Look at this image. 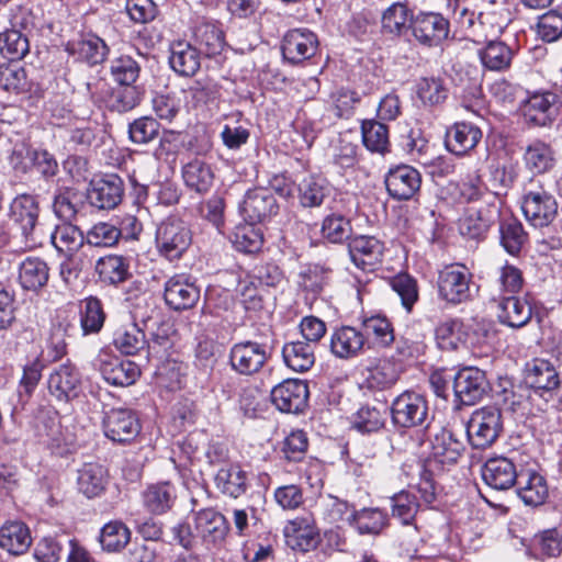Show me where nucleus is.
Instances as JSON below:
<instances>
[{"label": "nucleus", "mask_w": 562, "mask_h": 562, "mask_svg": "<svg viewBox=\"0 0 562 562\" xmlns=\"http://www.w3.org/2000/svg\"><path fill=\"white\" fill-rule=\"evenodd\" d=\"M297 190L300 202L304 207L319 206L329 193L326 180L315 176L304 177L299 182Z\"/></svg>", "instance_id": "47"}, {"label": "nucleus", "mask_w": 562, "mask_h": 562, "mask_svg": "<svg viewBox=\"0 0 562 562\" xmlns=\"http://www.w3.org/2000/svg\"><path fill=\"white\" fill-rule=\"evenodd\" d=\"M182 178L188 188L205 193L213 184L214 175L207 164L195 158L183 166Z\"/></svg>", "instance_id": "42"}, {"label": "nucleus", "mask_w": 562, "mask_h": 562, "mask_svg": "<svg viewBox=\"0 0 562 562\" xmlns=\"http://www.w3.org/2000/svg\"><path fill=\"white\" fill-rule=\"evenodd\" d=\"M32 543L27 526L21 521H8L0 527V548L13 555L23 554Z\"/></svg>", "instance_id": "32"}, {"label": "nucleus", "mask_w": 562, "mask_h": 562, "mask_svg": "<svg viewBox=\"0 0 562 562\" xmlns=\"http://www.w3.org/2000/svg\"><path fill=\"white\" fill-rule=\"evenodd\" d=\"M232 243L237 251L257 254L263 245V236L255 224L239 225L233 233Z\"/></svg>", "instance_id": "51"}, {"label": "nucleus", "mask_w": 562, "mask_h": 562, "mask_svg": "<svg viewBox=\"0 0 562 562\" xmlns=\"http://www.w3.org/2000/svg\"><path fill=\"white\" fill-rule=\"evenodd\" d=\"M239 210L247 222L256 224L263 223L276 215L279 205L271 190L255 188L246 192Z\"/></svg>", "instance_id": "8"}, {"label": "nucleus", "mask_w": 562, "mask_h": 562, "mask_svg": "<svg viewBox=\"0 0 562 562\" xmlns=\"http://www.w3.org/2000/svg\"><path fill=\"white\" fill-rule=\"evenodd\" d=\"M169 64L180 76H194L201 67V53L189 42H175L170 46Z\"/></svg>", "instance_id": "28"}, {"label": "nucleus", "mask_w": 562, "mask_h": 562, "mask_svg": "<svg viewBox=\"0 0 562 562\" xmlns=\"http://www.w3.org/2000/svg\"><path fill=\"white\" fill-rule=\"evenodd\" d=\"M99 370L103 379L115 386L132 385L140 375V369L135 362L109 353L100 355Z\"/></svg>", "instance_id": "16"}, {"label": "nucleus", "mask_w": 562, "mask_h": 562, "mask_svg": "<svg viewBox=\"0 0 562 562\" xmlns=\"http://www.w3.org/2000/svg\"><path fill=\"white\" fill-rule=\"evenodd\" d=\"M348 251L356 267L371 271L381 261L383 244L374 236L360 235L350 239Z\"/></svg>", "instance_id": "19"}, {"label": "nucleus", "mask_w": 562, "mask_h": 562, "mask_svg": "<svg viewBox=\"0 0 562 562\" xmlns=\"http://www.w3.org/2000/svg\"><path fill=\"white\" fill-rule=\"evenodd\" d=\"M0 88L10 93H22L29 90L25 69L18 64L0 65Z\"/></svg>", "instance_id": "55"}, {"label": "nucleus", "mask_w": 562, "mask_h": 562, "mask_svg": "<svg viewBox=\"0 0 562 562\" xmlns=\"http://www.w3.org/2000/svg\"><path fill=\"white\" fill-rule=\"evenodd\" d=\"M268 359L266 349L254 341L233 346L229 355L232 368L240 374L250 375L258 372Z\"/></svg>", "instance_id": "18"}, {"label": "nucleus", "mask_w": 562, "mask_h": 562, "mask_svg": "<svg viewBox=\"0 0 562 562\" xmlns=\"http://www.w3.org/2000/svg\"><path fill=\"white\" fill-rule=\"evenodd\" d=\"M149 335L150 338L147 345L148 355H158L161 349L166 350L171 346V334L173 333L172 324L169 321L160 319L151 322Z\"/></svg>", "instance_id": "60"}, {"label": "nucleus", "mask_w": 562, "mask_h": 562, "mask_svg": "<svg viewBox=\"0 0 562 562\" xmlns=\"http://www.w3.org/2000/svg\"><path fill=\"white\" fill-rule=\"evenodd\" d=\"M462 428L473 448L484 449L495 441L502 424H462Z\"/></svg>", "instance_id": "56"}, {"label": "nucleus", "mask_w": 562, "mask_h": 562, "mask_svg": "<svg viewBox=\"0 0 562 562\" xmlns=\"http://www.w3.org/2000/svg\"><path fill=\"white\" fill-rule=\"evenodd\" d=\"M518 495L526 505H542L549 495L546 479L538 473H530L527 480L520 483Z\"/></svg>", "instance_id": "53"}, {"label": "nucleus", "mask_w": 562, "mask_h": 562, "mask_svg": "<svg viewBox=\"0 0 562 562\" xmlns=\"http://www.w3.org/2000/svg\"><path fill=\"white\" fill-rule=\"evenodd\" d=\"M501 245L512 256L518 255L528 241L520 221L515 217L505 218L499 223Z\"/></svg>", "instance_id": "45"}, {"label": "nucleus", "mask_w": 562, "mask_h": 562, "mask_svg": "<svg viewBox=\"0 0 562 562\" xmlns=\"http://www.w3.org/2000/svg\"><path fill=\"white\" fill-rule=\"evenodd\" d=\"M79 385L80 374L70 363L59 366L48 378L49 392L58 400H69L77 396Z\"/></svg>", "instance_id": "30"}, {"label": "nucleus", "mask_w": 562, "mask_h": 562, "mask_svg": "<svg viewBox=\"0 0 562 562\" xmlns=\"http://www.w3.org/2000/svg\"><path fill=\"white\" fill-rule=\"evenodd\" d=\"M448 90L439 78H423L417 85V95L426 105H437L447 98Z\"/></svg>", "instance_id": "64"}, {"label": "nucleus", "mask_w": 562, "mask_h": 562, "mask_svg": "<svg viewBox=\"0 0 562 562\" xmlns=\"http://www.w3.org/2000/svg\"><path fill=\"white\" fill-rule=\"evenodd\" d=\"M50 240L58 252L64 256H75L83 245L82 232L71 223L56 225L50 235Z\"/></svg>", "instance_id": "39"}, {"label": "nucleus", "mask_w": 562, "mask_h": 562, "mask_svg": "<svg viewBox=\"0 0 562 562\" xmlns=\"http://www.w3.org/2000/svg\"><path fill=\"white\" fill-rule=\"evenodd\" d=\"M400 372L390 360H380L372 369L369 371L368 383L370 387L373 389H387L396 383L398 380Z\"/></svg>", "instance_id": "59"}, {"label": "nucleus", "mask_w": 562, "mask_h": 562, "mask_svg": "<svg viewBox=\"0 0 562 562\" xmlns=\"http://www.w3.org/2000/svg\"><path fill=\"white\" fill-rule=\"evenodd\" d=\"M482 138V131L472 123L453 124L446 134V146L454 155L463 156L472 150Z\"/></svg>", "instance_id": "26"}, {"label": "nucleus", "mask_w": 562, "mask_h": 562, "mask_svg": "<svg viewBox=\"0 0 562 562\" xmlns=\"http://www.w3.org/2000/svg\"><path fill=\"white\" fill-rule=\"evenodd\" d=\"M193 42L198 50L209 58L221 55L226 45L224 32L210 22H202L195 26Z\"/></svg>", "instance_id": "31"}, {"label": "nucleus", "mask_w": 562, "mask_h": 562, "mask_svg": "<svg viewBox=\"0 0 562 562\" xmlns=\"http://www.w3.org/2000/svg\"><path fill=\"white\" fill-rule=\"evenodd\" d=\"M391 412L392 422H425L428 406L422 395L405 392L394 400Z\"/></svg>", "instance_id": "27"}, {"label": "nucleus", "mask_w": 562, "mask_h": 562, "mask_svg": "<svg viewBox=\"0 0 562 562\" xmlns=\"http://www.w3.org/2000/svg\"><path fill=\"white\" fill-rule=\"evenodd\" d=\"M391 501L392 516L397 518L403 525H411L419 508L416 497L409 492L401 491Z\"/></svg>", "instance_id": "62"}, {"label": "nucleus", "mask_w": 562, "mask_h": 562, "mask_svg": "<svg viewBox=\"0 0 562 562\" xmlns=\"http://www.w3.org/2000/svg\"><path fill=\"white\" fill-rule=\"evenodd\" d=\"M215 485L224 495L238 498L247 491L246 472L236 465L222 468L215 475Z\"/></svg>", "instance_id": "40"}, {"label": "nucleus", "mask_w": 562, "mask_h": 562, "mask_svg": "<svg viewBox=\"0 0 562 562\" xmlns=\"http://www.w3.org/2000/svg\"><path fill=\"white\" fill-rule=\"evenodd\" d=\"M472 273L463 265L445 267L438 277V291L442 300L460 304L471 299Z\"/></svg>", "instance_id": "2"}, {"label": "nucleus", "mask_w": 562, "mask_h": 562, "mask_svg": "<svg viewBox=\"0 0 562 562\" xmlns=\"http://www.w3.org/2000/svg\"><path fill=\"white\" fill-rule=\"evenodd\" d=\"M66 50L79 60L97 65L105 59L108 46L102 38L94 34H85L68 42Z\"/></svg>", "instance_id": "29"}, {"label": "nucleus", "mask_w": 562, "mask_h": 562, "mask_svg": "<svg viewBox=\"0 0 562 562\" xmlns=\"http://www.w3.org/2000/svg\"><path fill=\"white\" fill-rule=\"evenodd\" d=\"M308 395L305 382L290 379L272 389L271 401L282 413L299 414L307 407Z\"/></svg>", "instance_id": "11"}, {"label": "nucleus", "mask_w": 562, "mask_h": 562, "mask_svg": "<svg viewBox=\"0 0 562 562\" xmlns=\"http://www.w3.org/2000/svg\"><path fill=\"white\" fill-rule=\"evenodd\" d=\"M391 286L400 296L402 305L407 312H411L418 300V288L416 280L407 273L395 276L391 281Z\"/></svg>", "instance_id": "63"}, {"label": "nucleus", "mask_w": 562, "mask_h": 562, "mask_svg": "<svg viewBox=\"0 0 562 562\" xmlns=\"http://www.w3.org/2000/svg\"><path fill=\"white\" fill-rule=\"evenodd\" d=\"M524 160L526 167L533 173L547 172L554 165L551 147L541 142H536L527 147Z\"/></svg>", "instance_id": "52"}, {"label": "nucleus", "mask_w": 562, "mask_h": 562, "mask_svg": "<svg viewBox=\"0 0 562 562\" xmlns=\"http://www.w3.org/2000/svg\"><path fill=\"white\" fill-rule=\"evenodd\" d=\"M142 91L135 85H119L112 91L109 106L120 113L134 109L140 101Z\"/></svg>", "instance_id": "58"}, {"label": "nucleus", "mask_w": 562, "mask_h": 562, "mask_svg": "<svg viewBox=\"0 0 562 562\" xmlns=\"http://www.w3.org/2000/svg\"><path fill=\"white\" fill-rule=\"evenodd\" d=\"M49 279L47 263L38 257H29L19 268V282L24 290L38 291L45 286Z\"/></svg>", "instance_id": "33"}, {"label": "nucleus", "mask_w": 562, "mask_h": 562, "mask_svg": "<svg viewBox=\"0 0 562 562\" xmlns=\"http://www.w3.org/2000/svg\"><path fill=\"white\" fill-rule=\"evenodd\" d=\"M364 346V334L360 328L353 326H340L330 335V352L341 360L359 357L363 352Z\"/></svg>", "instance_id": "17"}, {"label": "nucleus", "mask_w": 562, "mask_h": 562, "mask_svg": "<svg viewBox=\"0 0 562 562\" xmlns=\"http://www.w3.org/2000/svg\"><path fill=\"white\" fill-rule=\"evenodd\" d=\"M360 329L364 334L366 345L372 344L379 348H387L395 341L394 329L391 322L383 316L366 317Z\"/></svg>", "instance_id": "36"}, {"label": "nucleus", "mask_w": 562, "mask_h": 562, "mask_svg": "<svg viewBox=\"0 0 562 562\" xmlns=\"http://www.w3.org/2000/svg\"><path fill=\"white\" fill-rule=\"evenodd\" d=\"M282 357L285 364L295 372H306L315 363L314 347L305 341L285 344Z\"/></svg>", "instance_id": "38"}, {"label": "nucleus", "mask_w": 562, "mask_h": 562, "mask_svg": "<svg viewBox=\"0 0 562 562\" xmlns=\"http://www.w3.org/2000/svg\"><path fill=\"white\" fill-rule=\"evenodd\" d=\"M317 49V36L307 30H291L282 40V56L284 60L293 65L312 58Z\"/></svg>", "instance_id": "13"}, {"label": "nucleus", "mask_w": 562, "mask_h": 562, "mask_svg": "<svg viewBox=\"0 0 562 562\" xmlns=\"http://www.w3.org/2000/svg\"><path fill=\"white\" fill-rule=\"evenodd\" d=\"M164 299L175 311H184L195 306L200 300V289L184 274H176L165 284Z\"/></svg>", "instance_id": "15"}, {"label": "nucleus", "mask_w": 562, "mask_h": 562, "mask_svg": "<svg viewBox=\"0 0 562 562\" xmlns=\"http://www.w3.org/2000/svg\"><path fill=\"white\" fill-rule=\"evenodd\" d=\"M558 95L551 91L536 92L525 103L526 120L537 126H547L557 115Z\"/></svg>", "instance_id": "23"}, {"label": "nucleus", "mask_w": 562, "mask_h": 562, "mask_svg": "<svg viewBox=\"0 0 562 562\" xmlns=\"http://www.w3.org/2000/svg\"><path fill=\"white\" fill-rule=\"evenodd\" d=\"M477 19L485 37H497L509 25L513 16L505 0H488Z\"/></svg>", "instance_id": "20"}, {"label": "nucleus", "mask_w": 562, "mask_h": 562, "mask_svg": "<svg viewBox=\"0 0 562 562\" xmlns=\"http://www.w3.org/2000/svg\"><path fill=\"white\" fill-rule=\"evenodd\" d=\"M124 182L115 173L92 179L88 189L89 203L99 210H113L123 199Z\"/></svg>", "instance_id": "9"}, {"label": "nucleus", "mask_w": 562, "mask_h": 562, "mask_svg": "<svg viewBox=\"0 0 562 562\" xmlns=\"http://www.w3.org/2000/svg\"><path fill=\"white\" fill-rule=\"evenodd\" d=\"M80 326L82 334H98L105 322V312L102 302L95 296H89L80 303Z\"/></svg>", "instance_id": "44"}, {"label": "nucleus", "mask_w": 562, "mask_h": 562, "mask_svg": "<svg viewBox=\"0 0 562 562\" xmlns=\"http://www.w3.org/2000/svg\"><path fill=\"white\" fill-rule=\"evenodd\" d=\"M175 497V487L169 482H162L148 486L143 494V502L150 513L162 514L170 509Z\"/></svg>", "instance_id": "46"}, {"label": "nucleus", "mask_w": 562, "mask_h": 562, "mask_svg": "<svg viewBox=\"0 0 562 562\" xmlns=\"http://www.w3.org/2000/svg\"><path fill=\"white\" fill-rule=\"evenodd\" d=\"M106 482V471L100 464L86 463L79 471L78 488L88 498L101 495Z\"/></svg>", "instance_id": "43"}, {"label": "nucleus", "mask_w": 562, "mask_h": 562, "mask_svg": "<svg viewBox=\"0 0 562 562\" xmlns=\"http://www.w3.org/2000/svg\"><path fill=\"white\" fill-rule=\"evenodd\" d=\"M30 52V41L22 31L12 27L0 32V55L10 60L23 59Z\"/></svg>", "instance_id": "41"}, {"label": "nucleus", "mask_w": 562, "mask_h": 562, "mask_svg": "<svg viewBox=\"0 0 562 562\" xmlns=\"http://www.w3.org/2000/svg\"><path fill=\"white\" fill-rule=\"evenodd\" d=\"M321 234L329 243L341 244L350 237V222L340 214L327 215L323 221Z\"/></svg>", "instance_id": "57"}, {"label": "nucleus", "mask_w": 562, "mask_h": 562, "mask_svg": "<svg viewBox=\"0 0 562 562\" xmlns=\"http://www.w3.org/2000/svg\"><path fill=\"white\" fill-rule=\"evenodd\" d=\"M361 135L364 147L375 154L390 151L389 126L374 119L361 122Z\"/></svg>", "instance_id": "37"}, {"label": "nucleus", "mask_w": 562, "mask_h": 562, "mask_svg": "<svg viewBox=\"0 0 562 562\" xmlns=\"http://www.w3.org/2000/svg\"><path fill=\"white\" fill-rule=\"evenodd\" d=\"M194 527L196 535L206 548L222 547L229 532V525L225 516L213 508L196 512Z\"/></svg>", "instance_id": "7"}, {"label": "nucleus", "mask_w": 562, "mask_h": 562, "mask_svg": "<svg viewBox=\"0 0 562 562\" xmlns=\"http://www.w3.org/2000/svg\"><path fill=\"white\" fill-rule=\"evenodd\" d=\"M415 40L425 46H437L449 35V21L440 13L420 12L409 24Z\"/></svg>", "instance_id": "10"}, {"label": "nucleus", "mask_w": 562, "mask_h": 562, "mask_svg": "<svg viewBox=\"0 0 562 562\" xmlns=\"http://www.w3.org/2000/svg\"><path fill=\"white\" fill-rule=\"evenodd\" d=\"M525 382L536 391L552 393L560 385V378L554 366L544 359H535L527 366Z\"/></svg>", "instance_id": "25"}, {"label": "nucleus", "mask_w": 562, "mask_h": 562, "mask_svg": "<svg viewBox=\"0 0 562 562\" xmlns=\"http://www.w3.org/2000/svg\"><path fill=\"white\" fill-rule=\"evenodd\" d=\"M38 215V201L34 195L20 194L13 199L10 205V217L20 227L26 239L33 235Z\"/></svg>", "instance_id": "22"}, {"label": "nucleus", "mask_w": 562, "mask_h": 562, "mask_svg": "<svg viewBox=\"0 0 562 562\" xmlns=\"http://www.w3.org/2000/svg\"><path fill=\"white\" fill-rule=\"evenodd\" d=\"M498 321L512 328L526 326L532 317L529 302L516 295L499 296L497 300Z\"/></svg>", "instance_id": "24"}, {"label": "nucleus", "mask_w": 562, "mask_h": 562, "mask_svg": "<svg viewBox=\"0 0 562 562\" xmlns=\"http://www.w3.org/2000/svg\"><path fill=\"white\" fill-rule=\"evenodd\" d=\"M480 58L487 69L501 71L510 66L513 50L504 42L491 40L480 52Z\"/></svg>", "instance_id": "48"}, {"label": "nucleus", "mask_w": 562, "mask_h": 562, "mask_svg": "<svg viewBox=\"0 0 562 562\" xmlns=\"http://www.w3.org/2000/svg\"><path fill=\"white\" fill-rule=\"evenodd\" d=\"M192 241V233L182 220L168 217L157 227L156 246L168 260L182 257Z\"/></svg>", "instance_id": "1"}, {"label": "nucleus", "mask_w": 562, "mask_h": 562, "mask_svg": "<svg viewBox=\"0 0 562 562\" xmlns=\"http://www.w3.org/2000/svg\"><path fill=\"white\" fill-rule=\"evenodd\" d=\"M412 19L414 18L408 7L405 3L395 2L383 12L382 27L386 33L401 35L407 31Z\"/></svg>", "instance_id": "50"}, {"label": "nucleus", "mask_w": 562, "mask_h": 562, "mask_svg": "<svg viewBox=\"0 0 562 562\" xmlns=\"http://www.w3.org/2000/svg\"><path fill=\"white\" fill-rule=\"evenodd\" d=\"M464 446L454 437L452 430L441 427L439 434L431 441V452L426 467L431 471L446 470L456 464L461 457Z\"/></svg>", "instance_id": "6"}, {"label": "nucleus", "mask_w": 562, "mask_h": 562, "mask_svg": "<svg viewBox=\"0 0 562 562\" xmlns=\"http://www.w3.org/2000/svg\"><path fill=\"white\" fill-rule=\"evenodd\" d=\"M481 473L483 481L497 491L510 488L517 480L514 462L505 457H494L486 460Z\"/></svg>", "instance_id": "21"}, {"label": "nucleus", "mask_w": 562, "mask_h": 562, "mask_svg": "<svg viewBox=\"0 0 562 562\" xmlns=\"http://www.w3.org/2000/svg\"><path fill=\"white\" fill-rule=\"evenodd\" d=\"M384 182L387 193L392 199L406 201L414 198L419 191L422 176L412 166L398 165L387 171Z\"/></svg>", "instance_id": "12"}, {"label": "nucleus", "mask_w": 562, "mask_h": 562, "mask_svg": "<svg viewBox=\"0 0 562 562\" xmlns=\"http://www.w3.org/2000/svg\"><path fill=\"white\" fill-rule=\"evenodd\" d=\"M283 536L292 549L302 552L314 550L321 542L319 529L312 513L289 520L283 528Z\"/></svg>", "instance_id": "5"}, {"label": "nucleus", "mask_w": 562, "mask_h": 562, "mask_svg": "<svg viewBox=\"0 0 562 562\" xmlns=\"http://www.w3.org/2000/svg\"><path fill=\"white\" fill-rule=\"evenodd\" d=\"M160 124L151 116H142L128 125L130 139L134 144H148L159 135Z\"/></svg>", "instance_id": "61"}, {"label": "nucleus", "mask_w": 562, "mask_h": 562, "mask_svg": "<svg viewBox=\"0 0 562 562\" xmlns=\"http://www.w3.org/2000/svg\"><path fill=\"white\" fill-rule=\"evenodd\" d=\"M501 214V202L496 194L491 195V200H486L485 204L475 209L467 210L464 216L460 220L459 231L461 235L480 239L485 236L491 226L496 223Z\"/></svg>", "instance_id": "3"}, {"label": "nucleus", "mask_w": 562, "mask_h": 562, "mask_svg": "<svg viewBox=\"0 0 562 562\" xmlns=\"http://www.w3.org/2000/svg\"><path fill=\"white\" fill-rule=\"evenodd\" d=\"M130 540L131 531L122 521H110L101 529L100 542L102 548L109 552L121 551Z\"/></svg>", "instance_id": "54"}, {"label": "nucleus", "mask_w": 562, "mask_h": 562, "mask_svg": "<svg viewBox=\"0 0 562 562\" xmlns=\"http://www.w3.org/2000/svg\"><path fill=\"white\" fill-rule=\"evenodd\" d=\"M353 518V525L361 535H379L387 525V515L379 508H363Z\"/></svg>", "instance_id": "49"}, {"label": "nucleus", "mask_w": 562, "mask_h": 562, "mask_svg": "<svg viewBox=\"0 0 562 562\" xmlns=\"http://www.w3.org/2000/svg\"><path fill=\"white\" fill-rule=\"evenodd\" d=\"M113 345L121 353L135 356L147 349L148 340L137 324L130 323L116 328L113 336Z\"/></svg>", "instance_id": "34"}, {"label": "nucleus", "mask_w": 562, "mask_h": 562, "mask_svg": "<svg viewBox=\"0 0 562 562\" xmlns=\"http://www.w3.org/2000/svg\"><path fill=\"white\" fill-rule=\"evenodd\" d=\"M486 387L485 373L477 368H463L454 375V396L462 405H473L483 396Z\"/></svg>", "instance_id": "14"}, {"label": "nucleus", "mask_w": 562, "mask_h": 562, "mask_svg": "<svg viewBox=\"0 0 562 562\" xmlns=\"http://www.w3.org/2000/svg\"><path fill=\"white\" fill-rule=\"evenodd\" d=\"M521 210L526 220L535 227L551 224L558 215V202L543 188L527 191L522 196Z\"/></svg>", "instance_id": "4"}, {"label": "nucleus", "mask_w": 562, "mask_h": 562, "mask_svg": "<svg viewBox=\"0 0 562 562\" xmlns=\"http://www.w3.org/2000/svg\"><path fill=\"white\" fill-rule=\"evenodd\" d=\"M95 272L103 283L115 285L130 278V262L123 256L108 255L98 259Z\"/></svg>", "instance_id": "35"}]
</instances>
